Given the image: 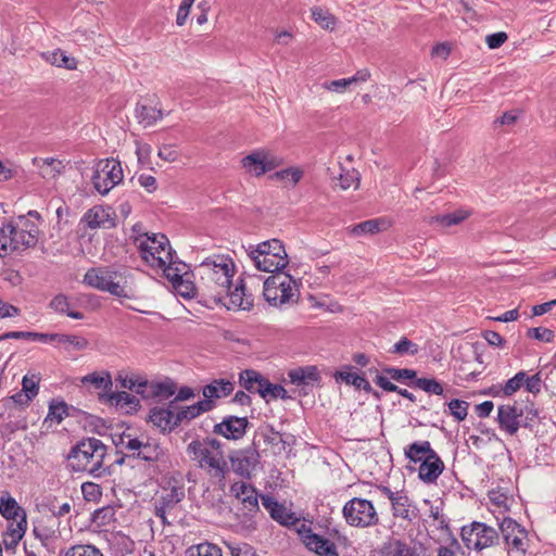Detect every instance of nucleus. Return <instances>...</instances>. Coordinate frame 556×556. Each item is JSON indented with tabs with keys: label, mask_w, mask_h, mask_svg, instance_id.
<instances>
[{
	"label": "nucleus",
	"mask_w": 556,
	"mask_h": 556,
	"mask_svg": "<svg viewBox=\"0 0 556 556\" xmlns=\"http://www.w3.org/2000/svg\"><path fill=\"white\" fill-rule=\"evenodd\" d=\"M312 18L324 29H333L336 25L334 16L318 7L312 9Z\"/></svg>",
	"instance_id": "obj_48"
},
{
	"label": "nucleus",
	"mask_w": 556,
	"mask_h": 556,
	"mask_svg": "<svg viewBox=\"0 0 556 556\" xmlns=\"http://www.w3.org/2000/svg\"><path fill=\"white\" fill-rule=\"evenodd\" d=\"M518 417H522V412L516 405H501L497 408L498 427L509 435L518 432Z\"/></svg>",
	"instance_id": "obj_19"
},
{
	"label": "nucleus",
	"mask_w": 556,
	"mask_h": 556,
	"mask_svg": "<svg viewBox=\"0 0 556 556\" xmlns=\"http://www.w3.org/2000/svg\"><path fill=\"white\" fill-rule=\"evenodd\" d=\"M72 410H77V408L68 405L63 400H52L49 404V410L45 421L51 420L55 424H61L65 417L72 415Z\"/></svg>",
	"instance_id": "obj_34"
},
{
	"label": "nucleus",
	"mask_w": 556,
	"mask_h": 556,
	"mask_svg": "<svg viewBox=\"0 0 556 556\" xmlns=\"http://www.w3.org/2000/svg\"><path fill=\"white\" fill-rule=\"evenodd\" d=\"M470 216V213L466 210H456L454 212L447 214H440L432 216L430 218V225H435L440 227H451L458 225L466 220Z\"/></svg>",
	"instance_id": "obj_33"
},
{
	"label": "nucleus",
	"mask_w": 556,
	"mask_h": 556,
	"mask_svg": "<svg viewBox=\"0 0 556 556\" xmlns=\"http://www.w3.org/2000/svg\"><path fill=\"white\" fill-rule=\"evenodd\" d=\"M448 413L457 420L463 421L468 415L469 403L463 400L453 399L447 403Z\"/></svg>",
	"instance_id": "obj_51"
},
{
	"label": "nucleus",
	"mask_w": 556,
	"mask_h": 556,
	"mask_svg": "<svg viewBox=\"0 0 556 556\" xmlns=\"http://www.w3.org/2000/svg\"><path fill=\"white\" fill-rule=\"evenodd\" d=\"M99 401L102 403H110L121 407H129V410L137 412L140 407L139 400L125 391H117L111 393H99Z\"/></svg>",
	"instance_id": "obj_23"
},
{
	"label": "nucleus",
	"mask_w": 556,
	"mask_h": 556,
	"mask_svg": "<svg viewBox=\"0 0 556 556\" xmlns=\"http://www.w3.org/2000/svg\"><path fill=\"white\" fill-rule=\"evenodd\" d=\"M56 341L70 345L75 351L86 350L89 345V341L86 338L77 334L58 333Z\"/></svg>",
	"instance_id": "obj_47"
},
{
	"label": "nucleus",
	"mask_w": 556,
	"mask_h": 556,
	"mask_svg": "<svg viewBox=\"0 0 556 556\" xmlns=\"http://www.w3.org/2000/svg\"><path fill=\"white\" fill-rule=\"evenodd\" d=\"M342 515L349 526L357 528H369L380 523L379 515L371 501L353 497L348 501Z\"/></svg>",
	"instance_id": "obj_7"
},
{
	"label": "nucleus",
	"mask_w": 556,
	"mask_h": 556,
	"mask_svg": "<svg viewBox=\"0 0 556 556\" xmlns=\"http://www.w3.org/2000/svg\"><path fill=\"white\" fill-rule=\"evenodd\" d=\"M47 61L52 65L64 67L66 70H74L77 66V61L65 54L62 50H55L47 55Z\"/></svg>",
	"instance_id": "obj_42"
},
{
	"label": "nucleus",
	"mask_w": 556,
	"mask_h": 556,
	"mask_svg": "<svg viewBox=\"0 0 556 556\" xmlns=\"http://www.w3.org/2000/svg\"><path fill=\"white\" fill-rule=\"evenodd\" d=\"M381 224H383L382 219H368L353 226L351 233L354 236L375 235L381 231Z\"/></svg>",
	"instance_id": "obj_46"
},
{
	"label": "nucleus",
	"mask_w": 556,
	"mask_h": 556,
	"mask_svg": "<svg viewBox=\"0 0 556 556\" xmlns=\"http://www.w3.org/2000/svg\"><path fill=\"white\" fill-rule=\"evenodd\" d=\"M445 466L437 452L425 457L418 468V478L427 483H435L438 478L442 475Z\"/></svg>",
	"instance_id": "obj_18"
},
{
	"label": "nucleus",
	"mask_w": 556,
	"mask_h": 556,
	"mask_svg": "<svg viewBox=\"0 0 556 556\" xmlns=\"http://www.w3.org/2000/svg\"><path fill=\"white\" fill-rule=\"evenodd\" d=\"M384 374H387L392 380L397 382H404L405 380H409V382L418 379L417 371L409 368H396L387 366L382 369Z\"/></svg>",
	"instance_id": "obj_43"
},
{
	"label": "nucleus",
	"mask_w": 556,
	"mask_h": 556,
	"mask_svg": "<svg viewBox=\"0 0 556 556\" xmlns=\"http://www.w3.org/2000/svg\"><path fill=\"white\" fill-rule=\"evenodd\" d=\"M215 407V402L201 400L190 406H181L176 412V421L180 426L184 421H190L203 413L211 412Z\"/></svg>",
	"instance_id": "obj_25"
},
{
	"label": "nucleus",
	"mask_w": 556,
	"mask_h": 556,
	"mask_svg": "<svg viewBox=\"0 0 556 556\" xmlns=\"http://www.w3.org/2000/svg\"><path fill=\"white\" fill-rule=\"evenodd\" d=\"M382 556H419L415 545L402 540H392L382 547Z\"/></svg>",
	"instance_id": "obj_31"
},
{
	"label": "nucleus",
	"mask_w": 556,
	"mask_h": 556,
	"mask_svg": "<svg viewBox=\"0 0 556 556\" xmlns=\"http://www.w3.org/2000/svg\"><path fill=\"white\" fill-rule=\"evenodd\" d=\"M27 530V519L7 520V527L2 535H25Z\"/></svg>",
	"instance_id": "obj_57"
},
{
	"label": "nucleus",
	"mask_w": 556,
	"mask_h": 556,
	"mask_svg": "<svg viewBox=\"0 0 556 556\" xmlns=\"http://www.w3.org/2000/svg\"><path fill=\"white\" fill-rule=\"evenodd\" d=\"M242 167L254 176L260 177L266 173L263 161V149L255 150L241 160Z\"/></svg>",
	"instance_id": "obj_35"
},
{
	"label": "nucleus",
	"mask_w": 556,
	"mask_h": 556,
	"mask_svg": "<svg viewBox=\"0 0 556 556\" xmlns=\"http://www.w3.org/2000/svg\"><path fill=\"white\" fill-rule=\"evenodd\" d=\"M13 226H16L22 232H31L36 237L39 235V227L33 220L28 219L26 215H18L13 222Z\"/></svg>",
	"instance_id": "obj_63"
},
{
	"label": "nucleus",
	"mask_w": 556,
	"mask_h": 556,
	"mask_svg": "<svg viewBox=\"0 0 556 556\" xmlns=\"http://www.w3.org/2000/svg\"><path fill=\"white\" fill-rule=\"evenodd\" d=\"M295 280L289 274H280L267 277L263 286V295L266 302L273 306L298 302L299 295L293 289Z\"/></svg>",
	"instance_id": "obj_6"
},
{
	"label": "nucleus",
	"mask_w": 556,
	"mask_h": 556,
	"mask_svg": "<svg viewBox=\"0 0 556 556\" xmlns=\"http://www.w3.org/2000/svg\"><path fill=\"white\" fill-rule=\"evenodd\" d=\"M185 556H223L222 548L213 543L203 542L189 546Z\"/></svg>",
	"instance_id": "obj_39"
},
{
	"label": "nucleus",
	"mask_w": 556,
	"mask_h": 556,
	"mask_svg": "<svg viewBox=\"0 0 556 556\" xmlns=\"http://www.w3.org/2000/svg\"><path fill=\"white\" fill-rule=\"evenodd\" d=\"M148 421L157 428L162 434L172 433L179 427L178 421H176V412L161 406L150 408Z\"/></svg>",
	"instance_id": "obj_16"
},
{
	"label": "nucleus",
	"mask_w": 556,
	"mask_h": 556,
	"mask_svg": "<svg viewBox=\"0 0 556 556\" xmlns=\"http://www.w3.org/2000/svg\"><path fill=\"white\" fill-rule=\"evenodd\" d=\"M303 176V172L300 168L296 167H288L285 169H281L279 172H276L274 175L270 176V178H276L278 180H285L290 178L293 182V185L298 184L300 179Z\"/></svg>",
	"instance_id": "obj_60"
},
{
	"label": "nucleus",
	"mask_w": 556,
	"mask_h": 556,
	"mask_svg": "<svg viewBox=\"0 0 556 556\" xmlns=\"http://www.w3.org/2000/svg\"><path fill=\"white\" fill-rule=\"evenodd\" d=\"M500 530L507 545L516 551L526 552L523 540L527 531L516 520L505 517L500 523Z\"/></svg>",
	"instance_id": "obj_15"
},
{
	"label": "nucleus",
	"mask_w": 556,
	"mask_h": 556,
	"mask_svg": "<svg viewBox=\"0 0 556 556\" xmlns=\"http://www.w3.org/2000/svg\"><path fill=\"white\" fill-rule=\"evenodd\" d=\"M352 366L346 365L342 369L337 370L333 374V378L337 382H345L348 386H353L356 390H364L365 392H371L372 387L365 378V376L357 372H352Z\"/></svg>",
	"instance_id": "obj_21"
},
{
	"label": "nucleus",
	"mask_w": 556,
	"mask_h": 556,
	"mask_svg": "<svg viewBox=\"0 0 556 556\" xmlns=\"http://www.w3.org/2000/svg\"><path fill=\"white\" fill-rule=\"evenodd\" d=\"M118 277L121 275L109 267H92L84 275L83 282L117 298L132 299L134 294L127 290L126 285H122L121 280H116Z\"/></svg>",
	"instance_id": "obj_5"
},
{
	"label": "nucleus",
	"mask_w": 556,
	"mask_h": 556,
	"mask_svg": "<svg viewBox=\"0 0 556 556\" xmlns=\"http://www.w3.org/2000/svg\"><path fill=\"white\" fill-rule=\"evenodd\" d=\"M302 528L303 529L299 530V532L303 535L304 543L311 551H314L319 556H339L333 542L319 534L313 533L309 528L305 529L304 525Z\"/></svg>",
	"instance_id": "obj_17"
},
{
	"label": "nucleus",
	"mask_w": 556,
	"mask_h": 556,
	"mask_svg": "<svg viewBox=\"0 0 556 556\" xmlns=\"http://www.w3.org/2000/svg\"><path fill=\"white\" fill-rule=\"evenodd\" d=\"M0 514L5 520H18L23 517L27 519L25 509L9 492H3L0 496Z\"/></svg>",
	"instance_id": "obj_27"
},
{
	"label": "nucleus",
	"mask_w": 556,
	"mask_h": 556,
	"mask_svg": "<svg viewBox=\"0 0 556 556\" xmlns=\"http://www.w3.org/2000/svg\"><path fill=\"white\" fill-rule=\"evenodd\" d=\"M527 336L529 338L543 342H552L555 338V333L553 330L543 327L529 328L527 331Z\"/></svg>",
	"instance_id": "obj_61"
},
{
	"label": "nucleus",
	"mask_w": 556,
	"mask_h": 556,
	"mask_svg": "<svg viewBox=\"0 0 556 556\" xmlns=\"http://www.w3.org/2000/svg\"><path fill=\"white\" fill-rule=\"evenodd\" d=\"M70 306L68 298L63 293L56 294L49 303V307L59 314H65L68 317L78 320L84 318V314L81 312L71 311Z\"/></svg>",
	"instance_id": "obj_36"
},
{
	"label": "nucleus",
	"mask_w": 556,
	"mask_h": 556,
	"mask_svg": "<svg viewBox=\"0 0 556 556\" xmlns=\"http://www.w3.org/2000/svg\"><path fill=\"white\" fill-rule=\"evenodd\" d=\"M108 446L99 439L85 438L73 445L67 454V467L73 472H88L93 478L106 477L111 473L104 460Z\"/></svg>",
	"instance_id": "obj_2"
},
{
	"label": "nucleus",
	"mask_w": 556,
	"mask_h": 556,
	"mask_svg": "<svg viewBox=\"0 0 556 556\" xmlns=\"http://www.w3.org/2000/svg\"><path fill=\"white\" fill-rule=\"evenodd\" d=\"M260 454L255 442L248 448L237 450L229 454L232 470L243 477L250 478L252 470L258 463Z\"/></svg>",
	"instance_id": "obj_11"
},
{
	"label": "nucleus",
	"mask_w": 556,
	"mask_h": 556,
	"mask_svg": "<svg viewBox=\"0 0 556 556\" xmlns=\"http://www.w3.org/2000/svg\"><path fill=\"white\" fill-rule=\"evenodd\" d=\"M211 452L212 451L198 439L191 441L187 446L188 456L191 458V460L197 462L198 467L200 466V462H204Z\"/></svg>",
	"instance_id": "obj_41"
},
{
	"label": "nucleus",
	"mask_w": 556,
	"mask_h": 556,
	"mask_svg": "<svg viewBox=\"0 0 556 556\" xmlns=\"http://www.w3.org/2000/svg\"><path fill=\"white\" fill-rule=\"evenodd\" d=\"M185 496L184 491L180 488L173 486L168 492L161 496L157 503L168 508H174Z\"/></svg>",
	"instance_id": "obj_55"
},
{
	"label": "nucleus",
	"mask_w": 556,
	"mask_h": 556,
	"mask_svg": "<svg viewBox=\"0 0 556 556\" xmlns=\"http://www.w3.org/2000/svg\"><path fill=\"white\" fill-rule=\"evenodd\" d=\"M219 305L225 306L227 309L250 311L254 305V299L251 293H248L243 279H240L233 289L232 286L230 287L227 294H225L223 303H219Z\"/></svg>",
	"instance_id": "obj_14"
},
{
	"label": "nucleus",
	"mask_w": 556,
	"mask_h": 556,
	"mask_svg": "<svg viewBox=\"0 0 556 556\" xmlns=\"http://www.w3.org/2000/svg\"><path fill=\"white\" fill-rule=\"evenodd\" d=\"M175 290L185 299H193L197 295L198 289L190 280L181 278L176 285H173Z\"/></svg>",
	"instance_id": "obj_58"
},
{
	"label": "nucleus",
	"mask_w": 556,
	"mask_h": 556,
	"mask_svg": "<svg viewBox=\"0 0 556 556\" xmlns=\"http://www.w3.org/2000/svg\"><path fill=\"white\" fill-rule=\"evenodd\" d=\"M543 375L544 374L542 370L531 377H528L526 375V380H525L526 390L532 394L540 393L541 389L543 387V377H542Z\"/></svg>",
	"instance_id": "obj_62"
},
{
	"label": "nucleus",
	"mask_w": 556,
	"mask_h": 556,
	"mask_svg": "<svg viewBox=\"0 0 556 556\" xmlns=\"http://www.w3.org/2000/svg\"><path fill=\"white\" fill-rule=\"evenodd\" d=\"M81 493L84 498L88 502H96L101 498L102 490L101 486L93 482H84L81 484Z\"/></svg>",
	"instance_id": "obj_59"
},
{
	"label": "nucleus",
	"mask_w": 556,
	"mask_h": 556,
	"mask_svg": "<svg viewBox=\"0 0 556 556\" xmlns=\"http://www.w3.org/2000/svg\"><path fill=\"white\" fill-rule=\"evenodd\" d=\"M519 409L522 412V417H518V429L523 427L532 430L539 419L538 409L533 404L519 407Z\"/></svg>",
	"instance_id": "obj_45"
},
{
	"label": "nucleus",
	"mask_w": 556,
	"mask_h": 556,
	"mask_svg": "<svg viewBox=\"0 0 556 556\" xmlns=\"http://www.w3.org/2000/svg\"><path fill=\"white\" fill-rule=\"evenodd\" d=\"M258 394L266 401H268V397L281 400L290 399L287 390L281 384L271 383L268 379L264 384V389L258 390Z\"/></svg>",
	"instance_id": "obj_44"
},
{
	"label": "nucleus",
	"mask_w": 556,
	"mask_h": 556,
	"mask_svg": "<svg viewBox=\"0 0 556 556\" xmlns=\"http://www.w3.org/2000/svg\"><path fill=\"white\" fill-rule=\"evenodd\" d=\"M136 117L140 123H144L146 126H151L163 117L161 110L144 104H137Z\"/></svg>",
	"instance_id": "obj_40"
},
{
	"label": "nucleus",
	"mask_w": 556,
	"mask_h": 556,
	"mask_svg": "<svg viewBox=\"0 0 556 556\" xmlns=\"http://www.w3.org/2000/svg\"><path fill=\"white\" fill-rule=\"evenodd\" d=\"M235 390V382L228 379H214L202 389L204 399L213 401L230 395Z\"/></svg>",
	"instance_id": "obj_24"
},
{
	"label": "nucleus",
	"mask_w": 556,
	"mask_h": 556,
	"mask_svg": "<svg viewBox=\"0 0 556 556\" xmlns=\"http://www.w3.org/2000/svg\"><path fill=\"white\" fill-rule=\"evenodd\" d=\"M199 270L201 274L200 290L204 304L208 307L219 305L232 286L233 263L223 258L219 263L206 258L200 264Z\"/></svg>",
	"instance_id": "obj_1"
},
{
	"label": "nucleus",
	"mask_w": 556,
	"mask_h": 556,
	"mask_svg": "<svg viewBox=\"0 0 556 556\" xmlns=\"http://www.w3.org/2000/svg\"><path fill=\"white\" fill-rule=\"evenodd\" d=\"M271 518L280 525L288 527L293 526L299 521L294 513L288 510L282 504H279V507L276 508Z\"/></svg>",
	"instance_id": "obj_53"
},
{
	"label": "nucleus",
	"mask_w": 556,
	"mask_h": 556,
	"mask_svg": "<svg viewBox=\"0 0 556 556\" xmlns=\"http://www.w3.org/2000/svg\"><path fill=\"white\" fill-rule=\"evenodd\" d=\"M38 237L31 232H22L13 222L0 229V257H5L13 252H23L36 247Z\"/></svg>",
	"instance_id": "obj_8"
},
{
	"label": "nucleus",
	"mask_w": 556,
	"mask_h": 556,
	"mask_svg": "<svg viewBox=\"0 0 556 556\" xmlns=\"http://www.w3.org/2000/svg\"><path fill=\"white\" fill-rule=\"evenodd\" d=\"M408 386L418 388L428 394L444 396L443 384L435 378H418L415 381L408 382Z\"/></svg>",
	"instance_id": "obj_38"
},
{
	"label": "nucleus",
	"mask_w": 556,
	"mask_h": 556,
	"mask_svg": "<svg viewBox=\"0 0 556 556\" xmlns=\"http://www.w3.org/2000/svg\"><path fill=\"white\" fill-rule=\"evenodd\" d=\"M249 256L258 270L280 274L289 264L282 241L270 239L249 248Z\"/></svg>",
	"instance_id": "obj_3"
},
{
	"label": "nucleus",
	"mask_w": 556,
	"mask_h": 556,
	"mask_svg": "<svg viewBox=\"0 0 556 556\" xmlns=\"http://www.w3.org/2000/svg\"><path fill=\"white\" fill-rule=\"evenodd\" d=\"M199 468L206 470L212 478L217 479L219 482L225 480L228 472V466L224 459L223 452H218V454L211 452L204 462H200Z\"/></svg>",
	"instance_id": "obj_20"
},
{
	"label": "nucleus",
	"mask_w": 556,
	"mask_h": 556,
	"mask_svg": "<svg viewBox=\"0 0 556 556\" xmlns=\"http://www.w3.org/2000/svg\"><path fill=\"white\" fill-rule=\"evenodd\" d=\"M139 387H141L142 389L138 390V394L141 395V397L144 400H168L176 393L177 390L176 382L170 378H166L165 380L157 382L142 380Z\"/></svg>",
	"instance_id": "obj_12"
},
{
	"label": "nucleus",
	"mask_w": 556,
	"mask_h": 556,
	"mask_svg": "<svg viewBox=\"0 0 556 556\" xmlns=\"http://www.w3.org/2000/svg\"><path fill=\"white\" fill-rule=\"evenodd\" d=\"M393 516L404 520L413 521L418 517V508L413 505L410 498L401 491V494L391 503Z\"/></svg>",
	"instance_id": "obj_26"
},
{
	"label": "nucleus",
	"mask_w": 556,
	"mask_h": 556,
	"mask_svg": "<svg viewBox=\"0 0 556 556\" xmlns=\"http://www.w3.org/2000/svg\"><path fill=\"white\" fill-rule=\"evenodd\" d=\"M110 215L101 206H93L88 210L84 216L83 220L87 224V226L91 229L105 227V223L109 222Z\"/></svg>",
	"instance_id": "obj_37"
},
{
	"label": "nucleus",
	"mask_w": 556,
	"mask_h": 556,
	"mask_svg": "<svg viewBox=\"0 0 556 556\" xmlns=\"http://www.w3.org/2000/svg\"><path fill=\"white\" fill-rule=\"evenodd\" d=\"M543 388L551 393V395L556 396V365L544 374L543 377Z\"/></svg>",
	"instance_id": "obj_64"
},
{
	"label": "nucleus",
	"mask_w": 556,
	"mask_h": 556,
	"mask_svg": "<svg viewBox=\"0 0 556 556\" xmlns=\"http://www.w3.org/2000/svg\"><path fill=\"white\" fill-rule=\"evenodd\" d=\"M81 383L84 386L90 384L97 390H102V393H111L113 387L112 377L109 371L88 374L81 378Z\"/></svg>",
	"instance_id": "obj_32"
},
{
	"label": "nucleus",
	"mask_w": 556,
	"mask_h": 556,
	"mask_svg": "<svg viewBox=\"0 0 556 556\" xmlns=\"http://www.w3.org/2000/svg\"><path fill=\"white\" fill-rule=\"evenodd\" d=\"M418 351L419 348L416 343H414L406 337H402L389 352L399 355H416Z\"/></svg>",
	"instance_id": "obj_49"
},
{
	"label": "nucleus",
	"mask_w": 556,
	"mask_h": 556,
	"mask_svg": "<svg viewBox=\"0 0 556 556\" xmlns=\"http://www.w3.org/2000/svg\"><path fill=\"white\" fill-rule=\"evenodd\" d=\"M165 453L157 442H146L141 450L137 453H132L131 457L136 459H142L149 463V468L152 469L153 473L160 472L155 463L163 459Z\"/></svg>",
	"instance_id": "obj_22"
},
{
	"label": "nucleus",
	"mask_w": 556,
	"mask_h": 556,
	"mask_svg": "<svg viewBox=\"0 0 556 556\" xmlns=\"http://www.w3.org/2000/svg\"><path fill=\"white\" fill-rule=\"evenodd\" d=\"M460 538L468 549L482 551L498 543L497 531L479 521L464 526L460 530Z\"/></svg>",
	"instance_id": "obj_9"
},
{
	"label": "nucleus",
	"mask_w": 556,
	"mask_h": 556,
	"mask_svg": "<svg viewBox=\"0 0 556 556\" xmlns=\"http://www.w3.org/2000/svg\"><path fill=\"white\" fill-rule=\"evenodd\" d=\"M266 382L267 378L254 369H244L239 374L240 386L250 393H258Z\"/></svg>",
	"instance_id": "obj_30"
},
{
	"label": "nucleus",
	"mask_w": 556,
	"mask_h": 556,
	"mask_svg": "<svg viewBox=\"0 0 556 556\" xmlns=\"http://www.w3.org/2000/svg\"><path fill=\"white\" fill-rule=\"evenodd\" d=\"M434 452L429 441H415L404 448V456L410 463L417 464L424 462L425 457Z\"/></svg>",
	"instance_id": "obj_29"
},
{
	"label": "nucleus",
	"mask_w": 556,
	"mask_h": 556,
	"mask_svg": "<svg viewBox=\"0 0 556 556\" xmlns=\"http://www.w3.org/2000/svg\"><path fill=\"white\" fill-rule=\"evenodd\" d=\"M64 556H104L103 553L92 544H77L70 547Z\"/></svg>",
	"instance_id": "obj_50"
},
{
	"label": "nucleus",
	"mask_w": 556,
	"mask_h": 556,
	"mask_svg": "<svg viewBox=\"0 0 556 556\" xmlns=\"http://www.w3.org/2000/svg\"><path fill=\"white\" fill-rule=\"evenodd\" d=\"M526 380V372L519 371L513 378L508 379L503 387L502 391L505 395L509 396L517 392Z\"/></svg>",
	"instance_id": "obj_56"
},
{
	"label": "nucleus",
	"mask_w": 556,
	"mask_h": 556,
	"mask_svg": "<svg viewBox=\"0 0 556 556\" xmlns=\"http://www.w3.org/2000/svg\"><path fill=\"white\" fill-rule=\"evenodd\" d=\"M249 425L250 422L247 417L229 415L214 426L213 432L228 440L237 441L245 435Z\"/></svg>",
	"instance_id": "obj_13"
},
{
	"label": "nucleus",
	"mask_w": 556,
	"mask_h": 556,
	"mask_svg": "<svg viewBox=\"0 0 556 556\" xmlns=\"http://www.w3.org/2000/svg\"><path fill=\"white\" fill-rule=\"evenodd\" d=\"M123 169L121 162L111 159L98 163L91 177L94 189L106 194L109 191L123 180Z\"/></svg>",
	"instance_id": "obj_10"
},
{
	"label": "nucleus",
	"mask_w": 556,
	"mask_h": 556,
	"mask_svg": "<svg viewBox=\"0 0 556 556\" xmlns=\"http://www.w3.org/2000/svg\"><path fill=\"white\" fill-rule=\"evenodd\" d=\"M40 376L33 374L26 375L22 380V391L27 393L30 399H35L39 392Z\"/></svg>",
	"instance_id": "obj_54"
},
{
	"label": "nucleus",
	"mask_w": 556,
	"mask_h": 556,
	"mask_svg": "<svg viewBox=\"0 0 556 556\" xmlns=\"http://www.w3.org/2000/svg\"><path fill=\"white\" fill-rule=\"evenodd\" d=\"M290 382L300 387L319 382L320 375L316 366H304L292 369L288 374Z\"/></svg>",
	"instance_id": "obj_28"
},
{
	"label": "nucleus",
	"mask_w": 556,
	"mask_h": 556,
	"mask_svg": "<svg viewBox=\"0 0 556 556\" xmlns=\"http://www.w3.org/2000/svg\"><path fill=\"white\" fill-rule=\"evenodd\" d=\"M139 236L135 239L138 242L140 255L151 267H164L167 262L173 263L176 252L172 249L169 240L163 233Z\"/></svg>",
	"instance_id": "obj_4"
},
{
	"label": "nucleus",
	"mask_w": 556,
	"mask_h": 556,
	"mask_svg": "<svg viewBox=\"0 0 556 556\" xmlns=\"http://www.w3.org/2000/svg\"><path fill=\"white\" fill-rule=\"evenodd\" d=\"M31 401L33 399H30L27 393L20 390L13 395L3 399L2 405L5 408H11L12 406H20L22 408H25L30 404Z\"/></svg>",
	"instance_id": "obj_52"
}]
</instances>
